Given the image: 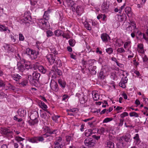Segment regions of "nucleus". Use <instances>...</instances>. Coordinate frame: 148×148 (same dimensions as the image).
I'll return each instance as SVG.
<instances>
[{"label": "nucleus", "mask_w": 148, "mask_h": 148, "mask_svg": "<svg viewBox=\"0 0 148 148\" xmlns=\"http://www.w3.org/2000/svg\"><path fill=\"white\" fill-rule=\"evenodd\" d=\"M0 132L2 134L6 135L10 138L13 137V132L10 129L6 128H0Z\"/></svg>", "instance_id": "1"}, {"label": "nucleus", "mask_w": 148, "mask_h": 148, "mask_svg": "<svg viewBox=\"0 0 148 148\" xmlns=\"http://www.w3.org/2000/svg\"><path fill=\"white\" fill-rule=\"evenodd\" d=\"M37 23L40 28L44 30L47 29L48 26L47 21H45L43 19L41 18L39 19Z\"/></svg>", "instance_id": "2"}, {"label": "nucleus", "mask_w": 148, "mask_h": 148, "mask_svg": "<svg viewBox=\"0 0 148 148\" xmlns=\"http://www.w3.org/2000/svg\"><path fill=\"white\" fill-rule=\"evenodd\" d=\"M31 17L29 13L26 12L22 16L21 21L24 23H29V22L31 21Z\"/></svg>", "instance_id": "3"}, {"label": "nucleus", "mask_w": 148, "mask_h": 148, "mask_svg": "<svg viewBox=\"0 0 148 148\" xmlns=\"http://www.w3.org/2000/svg\"><path fill=\"white\" fill-rule=\"evenodd\" d=\"M44 140L42 136L34 137L28 139V140L32 143H38V142H43Z\"/></svg>", "instance_id": "4"}, {"label": "nucleus", "mask_w": 148, "mask_h": 148, "mask_svg": "<svg viewBox=\"0 0 148 148\" xmlns=\"http://www.w3.org/2000/svg\"><path fill=\"white\" fill-rule=\"evenodd\" d=\"M95 140L90 138H87L84 141V143L86 146L89 147H92L95 144Z\"/></svg>", "instance_id": "5"}, {"label": "nucleus", "mask_w": 148, "mask_h": 148, "mask_svg": "<svg viewBox=\"0 0 148 148\" xmlns=\"http://www.w3.org/2000/svg\"><path fill=\"white\" fill-rule=\"evenodd\" d=\"M50 87L51 89L55 92L58 90V87L57 83L54 80H51L50 83Z\"/></svg>", "instance_id": "6"}, {"label": "nucleus", "mask_w": 148, "mask_h": 148, "mask_svg": "<svg viewBox=\"0 0 148 148\" xmlns=\"http://www.w3.org/2000/svg\"><path fill=\"white\" fill-rule=\"evenodd\" d=\"M76 97L78 99L79 101H86L87 98L86 96L84 95L83 93L81 92L80 93H77L76 94Z\"/></svg>", "instance_id": "7"}, {"label": "nucleus", "mask_w": 148, "mask_h": 148, "mask_svg": "<svg viewBox=\"0 0 148 148\" xmlns=\"http://www.w3.org/2000/svg\"><path fill=\"white\" fill-rule=\"evenodd\" d=\"M56 56L52 54H50L47 55L46 57L49 62L52 64L54 63L55 61Z\"/></svg>", "instance_id": "8"}, {"label": "nucleus", "mask_w": 148, "mask_h": 148, "mask_svg": "<svg viewBox=\"0 0 148 148\" xmlns=\"http://www.w3.org/2000/svg\"><path fill=\"white\" fill-rule=\"evenodd\" d=\"M109 7V5L107 3V2L104 1L102 4L101 6V9L103 12H107L108 11Z\"/></svg>", "instance_id": "9"}, {"label": "nucleus", "mask_w": 148, "mask_h": 148, "mask_svg": "<svg viewBox=\"0 0 148 148\" xmlns=\"http://www.w3.org/2000/svg\"><path fill=\"white\" fill-rule=\"evenodd\" d=\"M128 78L126 77H123L119 83V86L123 88H125V84L127 83Z\"/></svg>", "instance_id": "10"}, {"label": "nucleus", "mask_w": 148, "mask_h": 148, "mask_svg": "<svg viewBox=\"0 0 148 148\" xmlns=\"http://www.w3.org/2000/svg\"><path fill=\"white\" fill-rule=\"evenodd\" d=\"M137 50L139 54L141 55L145 53L143 45L142 44H138L137 45Z\"/></svg>", "instance_id": "11"}, {"label": "nucleus", "mask_w": 148, "mask_h": 148, "mask_svg": "<svg viewBox=\"0 0 148 148\" xmlns=\"http://www.w3.org/2000/svg\"><path fill=\"white\" fill-rule=\"evenodd\" d=\"M101 38L103 42H106L110 40V37L107 34L103 33L101 35Z\"/></svg>", "instance_id": "12"}, {"label": "nucleus", "mask_w": 148, "mask_h": 148, "mask_svg": "<svg viewBox=\"0 0 148 148\" xmlns=\"http://www.w3.org/2000/svg\"><path fill=\"white\" fill-rule=\"evenodd\" d=\"M74 10L76 11V12L78 15L80 16L84 12V9L83 7L81 6H78L76 8V9L74 8Z\"/></svg>", "instance_id": "13"}, {"label": "nucleus", "mask_w": 148, "mask_h": 148, "mask_svg": "<svg viewBox=\"0 0 148 148\" xmlns=\"http://www.w3.org/2000/svg\"><path fill=\"white\" fill-rule=\"evenodd\" d=\"M123 26H125L126 31L128 32L129 33L131 32L133 29V28L131 26L130 23L129 22H126Z\"/></svg>", "instance_id": "14"}, {"label": "nucleus", "mask_w": 148, "mask_h": 148, "mask_svg": "<svg viewBox=\"0 0 148 148\" xmlns=\"http://www.w3.org/2000/svg\"><path fill=\"white\" fill-rule=\"evenodd\" d=\"M47 129V134H49L51 136L52 134H54V136H56V133L58 132L57 130H53L50 129L49 127H46Z\"/></svg>", "instance_id": "15"}, {"label": "nucleus", "mask_w": 148, "mask_h": 148, "mask_svg": "<svg viewBox=\"0 0 148 148\" xmlns=\"http://www.w3.org/2000/svg\"><path fill=\"white\" fill-rule=\"evenodd\" d=\"M125 12L129 17H131L132 16L133 14L130 7H126L125 9Z\"/></svg>", "instance_id": "16"}, {"label": "nucleus", "mask_w": 148, "mask_h": 148, "mask_svg": "<svg viewBox=\"0 0 148 148\" xmlns=\"http://www.w3.org/2000/svg\"><path fill=\"white\" fill-rule=\"evenodd\" d=\"M5 50L8 52H12L14 51L13 49L12 48V46L10 45L7 44H5L3 45Z\"/></svg>", "instance_id": "17"}, {"label": "nucleus", "mask_w": 148, "mask_h": 148, "mask_svg": "<svg viewBox=\"0 0 148 148\" xmlns=\"http://www.w3.org/2000/svg\"><path fill=\"white\" fill-rule=\"evenodd\" d=\"M122 138L123 140L127 142H130L131 141V135L129 133L126 134L125 136H122Z\"/></svg>", "instance_id": "18"}, {"label": "nucleus", "mask_w": 148, "mask_h": 148, "mask_svg": "<svg viewBox=\"0 0 148 148\" xmlns=\"http://www.w3.org/2000/svg\"><path fill=\"white\" fill-rule=\"evenodd\" d=\"M38 105L40 108L45 110L47 113H49V111H48L47 109H46L47 108V106L44 102H39Z\"/></svg>", "instance_id": "19"}, {"label": "nucleus", "mask_w": 148, "mask_h": 148, "mask_svg": "<svg viewBox=\"0 0 148 148\" xmlns=\"http://www.w3.org/2000/svg\"><path fill=\"white\" fill-rule=\"evenodd\" d=\"M117 20L119 22H122L124 20L126 21L127 17L125 14H122V15H117Z\"/></svg>", "instance_id": "20"}, {"label": "nucleus", "mask_w": 148, "mask_h": 148, "mask_svg": "<svg viewBox=\"0 0 148 148\" xmlns=\"http://www.w3.org/2000/svg\"><path fill=\"white\" fill-rule=\"evenodd\" d=\"M24 66L25 69H29L31 68L32 67V66L31 65L30 62L29 61H25V60H24Z\"/></svg>", "instance_id": "21"}, {"label": "nucleus", "mask_w": 148, "mask_h": 148, "mask_svg": "<svg viewBox=\"0 0 148 148\" xmlns=\"http://www.w3.org/2000/svg\"><path fill=\"white\" fill-rule=\"evenodd\" d=\"M92 95L94 101H97L99 99V95L97 92L96 91H92Z\"/></svg>", "instance_id": "22"}, {"label": "nucleus", "mask_w": 148, "mask_h": 148, "mask_svg": "<svg viewBox=\"0 0 148 148\" xmlns=\"http://www.w3.org/2000/svg\"><path fill=\"white\" fill-rule=\"evenodd\" d=\"M18 114L21 117H24L26 114V112L25 110H23L21 109H19L17 112Z\"/></svg>", "instance_id": "23"}, {"label": "nucleus", "mask_w": 148, "mask_h": 148, "mask_svg": "<svg viewBox=\"0 0 148 148\" xmlns=\"http://www.w3.org/2000/svg\"><path fill=\"white\" fill-rule=\"evenodd\" d=\"M133 138L134 139V142L135 143L136 145H138L140 143V140L139 137V134H136Z\"/></svg>", "instance_id": "24"}, {"label": "nucleus", "mask_w": 148, "mask_h": 148, "mask_svg": "<svg viewBox=\"0 0 148 148\" xmlns=\"http://www.w3.org/2000/svg\"><path fill=\"white\" fill-rule=\"evenodd\" d=\"M131 42L130 41H128L125 42L123 45V47L124 49H127V50L129 51V50L131 48Z\"/></svg>", "instance_id": "25"}, {"label": "nucleus", "mask_w": 148, "mask_h": 148, "mask_svg": "<svg viewBox=\"0 0 148 148\" xmlns=\"http://www.w3.org/2000/svg\"><path fill=\"white\" fill-rule=\"evenodd\" d=\"M17 67L18 69L21 71H23L25 69L23 64L21 62H18Z\"/></svg>", "instance_id": "26"}, {"label": "nucleus", "mask_w": 148, "mask_h": 148, "mask_svg": "<svg viewBox=\"0 0 148 148\" xmlns=\"http://www.w3.org/2000/svg\"><path fill=\"white\" fill-rule=\"evenodd\" d=\"M38 54V52L34 50H33L32 54L30 55L31 58L32 59H35L37 58Z\"/></svg>", "instance_id": "27"}, {"label": "nucleus", "mask_w": 148, "mask_h": 148, "mask_svg": "<svg viewBox=\"0 0 148 148\" xmlns=\"http://www.w3.org/2000/svg\"><path fill=\"white\" fill-rule=\"evenodd\" d=\"M40 76V74L38 73L34 72L33 73V79L36 80H38Z\"/></svg>", "instance_id": "28"}, {"label": "nucleus", "mask_w": 148, "mask_h": 148, "mask_svg": "<svg viewBox=\"0 0 148 148\" xmlns=\"http://www.w3.org/2000/svg\"><path fill=\"white\" fill-rule=\"evenodd\" d=\"M50 13L49 10L46 11L45 12L44 15H43V18L46 21H47L49 19V14Z\"/></svg>", "instance_id": "29"}, {"label": "nucleus", "mask_w": 148, "mask_h": 148, "mask_svg": "<svg viewBox=\"0 0 148 148\" xmlns=\"http://www.w3.org/2000/svg\"><path fill=\"white\" fill-rule=\"evenodd\" d=\"M11 77L13 79L16 81H18L21 77V76L18 74H12L11 75Z\"/></svg>", "instance_id": "30"}, {"label": "nucleus", "mask_w": 148, "mask_h": 148, "mask_svg": "<svg viewBox=\"0 0 148 148\" xmlns=\"http://www.w3.org/2000/svg\"><path fill=\"white\" fill-rule=\"evenodd\" d=\"M92 129H87L84 132V134L87 137L90 136L92 134Z\"/></svg>", "instance_id": "31"}, {"label": "nucleus", "mask_w": 148, "mask_h": 148, "mask_svg": "<svg viewBox=\"0 0 148 148\" xmlns=\"http://www.w3.org/2000/svg\"><path fill=\"white\" fill-rule=\"evenodd\" d=\"M63 33L62 31L60 29H57L54 32L55 35L57 36H62Z\"/></svg>", "instance_id": "32"}, {"label": "nucleus", "mask_w": 148, "mask_h": 148, "mask_svg": "<svg viewBox=\"0 0 148 148\" xmlns=\"http://www.w3.org/2000/svg\"><path fill=\"white\" fill-rule=\"evenodd\" d=\"M114 143L110 141L107 142L106 146V148H114Z\"/></svg>", "instance_id": "33"}, {"label": "nucleus", "mask_w": 148, "mask_h": 148, "mask_svg": "<svg viewBox=\"0 0 148 148\" xmlns=\"http://www.w3.org/2000/svg\"><path fill=\"white\" fill-rule=\"evenodd\" d=\"M57 72L56 70L55 71L51 70L49 73V74L52 77L55 78L56 77Z\"/></svg>", "instance_id": "34"}, {"label": "nucleus", "mask_w": 148, "mask_h": 148, "mask_svg": "<svg viewBox=\"0 0 148 148\" xmlns=\"http://www.w3.org/2000/svg\"><path fill=\"white\" fill-rule=\"evenodd\" d=\"M8 30L10 32V30L8 29V28L5 26L0 24V31L1 32L6 31Z\"/></svg>", "instance_id": "35"}, {"label": "nucleus", "mask_w": 148, "mask_h": 148, "mask_svg": "<svg viewBox=\"0 0 148 148\" xmlns=\"http://www.w3.org/2000/svg\"><path fill=\"white\" fill-rule=\"evenodd\" d=\"M38 69L40 72L43 74L45 73L46 72V70L42 66H38Z\"/></svg>", "instance_id": "36"}, {"label": "nucleus", "mask_w": 148, "mask_h": 148, "mask_svg": "<svg viewBox=\"0 0 148 148\" xmlns=\"http://www.w3.org/2000/svg\"><path fill=\"white\" fill-rule=\"evenodd\" d=\"M84 27L88 30H90L91 28L90 25L86 21H85L84 23Z\"/></svg>", "instance_id": "37"}, {"label": "nucleus", "mask_w": 148, "mask_h": 148, "mask_svg": "<svg viewBox=\"0 0 148 148\" xmlns=\"http://www.w3.org/2000/svg\"><path fill=\"white\" fill-rule=\"evenodd\" d=\"M51 51V53L55 55L58 54V52L56 51V49L53 47H51L50 48Z\"/></svg>", "instance_id": "38"}, {"label": "nucleus", "mask_w": 148, "mask_h": 148, "mask_svg": "<svg viewBox=\"0 0 148 148\" xmlns=\"http://www.w3.org/2000/svg\"><path fill=\"white\" fill-rule=\"evenodd\" d=\"M29 123L30 125H34L35 124L37 123L38 121L37 119L31 120L29 121Z\"/></svg>", "instance_id": "39"}, {"label": "nucleus", "mask_w": 148, "mask_h": 148, "mask_svg": "<svg viewBox=\"0 0 148 148\" xmlns=\"http://www.w3.org/2000/svg\"><path fill=\"white\" fill-rule=\"evenodd\" d=\"M90 71L92 75H95L96 74L97 72L95 71L96 69V66H93L92 69L90 68Z\"/></svg>", "instance_id": "40"}, {"label": "nucleus", "mask_w": 148, "mask_h": 148, "mask_svg": "<svg viewBox=\"0 0 148 148\" xmlns=\"http://www.w3.org/2000/svg\"><path fill=\"white\" fill-rule=\"evenodd\" d=\"M131 26L133 28L134 30V32H136L137 29L136 27V25L134 22L131 21L130 23Z\"/></svg>", "instance_id": "41"}, {"label": "nucleus", "mask_w": 148, "mask_h": 148, "mask_svg": "<svg viewBox=\"0 0 148 148\" xmlns=\"http://www.w3.org/2000/svg\"><path fill=\"white\" fill-rule=\"evenodd\" d=\"M118 53H122L125 52V50L123 47L118 48L116 50Z\"/></svg>", "instance_id": "42"}, {"label": "nucleus", "mask_w": 148, "mask_h": 148, "mask_svg": "<svg viewBox=\"0 0 148 148\" xmlns=\"http://www.w3.org/2000/svg\"><path fill=\"white\" fill-rule=\"evenodd\" d=\"M69 97H70L68 95L66 94L62 96V101H68Z\"/></svg>", "instance_id": "43"}, {"label": "nucleus", "mask_w": 148, "mask_h": 148, "mask_svg": "<svg viewBox=\"0 0 148 148\" xmlns=\"http://www.w3.org/2000/svg\"><path fill=\"white\" fill-rule=\"evenodd\" d=\"M123 44L122 41L120 40H117L116 42V46L119 47H121Z\"/></svg>", "instance_id": "44"}, {"label": "nucleus", "mask_w": 148, "mask_h": 148, "mask_svg": "<svg viewBox=\"0 0 148 148\" xmlns=\"http://www.w3.org/2000/svg\"><path fill=\"white\" fill-rule=\"evenodd\" d=\"M38 115V113L37 112H35V113H32L30 116V118L31 120H35L37 119V117L35 116L34 117V116H37Z\"/></svg>", "instance_id": "45"}, {"label": "nucleus", "mask_w": 148, "mask_h": 148, "mask_svg": "<svg viewBox=\"0 0 148 148\" xmlns=\"http://www.w3.org/2000/svg\"><path fill=\"white\" fill-rule=\"evenodd\" d=\"M59 84L63 88H65V83L63 82L61 79H59L58 80Z\"/></svg>", "instance_id": "46"}, {"label": "nucleus", "mask_w": 148, "mask_h": 148, "mask_svg": "<svg viewBox=\"0 0 148 148\" xmlns=\"http://www.w3.org/2000/svg\"><path fill=\"white\" fill-rule=\"evenodd\" d=\"M129 115L131 117L134 116L136 117H138L139 116L138 114L137 113L134 112H130L129 114Z\"/></svg>", "instance_id": "47"}, {"label": "nucleus", "mask_w": 148, "mask_h": 148, "mask_svg": "<svg viewBox=\"0 0 148 148\" xmlns=\"http://www.w3.org/2000/svg\"><path fill=\"white\" fill-rule=\"evenodd\" d=\"M54 148H61L63 147L62 144H59L57 142H54Z\"/></svg>", "instance_id": "48"}, {"label": "nucleus", "mask_w": 148, "mask_h": 148, "mask_svg": "<svg viewBox=\"0 0 148 148\" xmlns=\"http://www.w3.org/2000/svg\"><path fill=\"white\" fill-rule=\"evenodd\" d=\"M106 51L109 54H111L113 52V49L111 47L108 48L106 49Z\"/></svg>", "instance_id": "49"}, {"label": "nucleus", "mask_w": 148, "mask_h": 148, "mask_svg": "<svg viewBox=\"0 0 148 148\" xmlns=\"http://www.w3.org/2000/svg\"><path fill=\"white\" fill-rule=\"evenodd\" d=\"M127 51L128 52V54L129 55L128 56V58H129L133 57L134 56V54L132 52L130 51V49L129 50V51L127 50Z\"/></svg>", "instance_id": "50"}, {"label": "nucleus", "mask_w": 148, "mask_h": 148, "mask_svg": "<svg viewBox=\"0 0 148 148\" xmlns=\"http://www.w3.org/2000/svg\"><path fill=\"white\" fill-rule=\"evenodd\" d=\"M125 5L124 4L123 6H121V7L120 8L119 10L118 8H115L114 10L115 12H118L119 10V13H120L123 9L124 8Z\"/></svg>", "instance_id": "51"}, {"label": "nucleus", "mask_w": 148, "mask_h": 148, "mask_svg": "<svg viewBox=\"0 0 148 148\" xmlns=\"http://www.w3.org/2000/svg\"><path fill=\"white\" fill-rule=\"evenodd\" d=\"M148 110V108L147 107H144V109L143 110H142V112L144 114L146 115L147 116H148V114L147 113Z\"/></svg>", "instance_id": "52"}, {"label": "nucleus", "mask_w": 148, "mask_h": 148, "mask_svg": "<svg viewBox=\"0 0 148 148\" xmlns=\"http://www.w3.org/2000/svg\"><path fill=\"white\" fill-rule=\"evenodd\" d=\"M69 45L72 47H73L75 45V40H74L70 39L69 41Z\"/></svg>", "instance_id": "53"}, {"label": "nucleus", "mask_w": 148, "mask_h": 148, "mask_svg": "<svg viewBox=\"0 0 148 148\" xmlns=\"http://www.w3.org/2000/svg\"><path fill=\"white\" fill-rule=\"evenodd\" d=\"M110 77L111 79L114 80H115L117 78V76L115 72H113L111 73Z\"/></svg>", "instance_id": "54"}, {"label": "nucleus", "mask_w": 148, "mask_h": 148, "mask_svg": "<svg viewBox=\"0 0 148 148\" xmlns=\"http://www.w3.org/2000/svg\"><path fill=\"white\" fill-rule=\"evenodd\" d=\"M62 138L61 137L59 136L56 138V141L55 142H57L59 144H62Z\"/></svg>", "instance_id": "55"}, {"label": "nucleus", "mask_w": 148, "mask_h": 148, "mask_svg": "<svg viewBox=\"0 0 148 148\" xmlns=\"http://www.w3.org/2000/svg\"><path fill=\"white\" fill-rule=\"evenodd\" d=\"M143 36L144 38L147 41H148V29H147L146 34H143Z\"/></svg>", "instance_id": "56"}, {"label": "nucleus", "mask_w": 148, "mask_h": 148, "mask_svg": "<svg viewBox=\"0 0 148 148\" xmlns=\"http://www.w3.org/2000/svg\"><path fill=\"white\" fill-rule=\"evenodd\" d=\"M30 2L31 5L33 8H36V5H37V4L36 1L32 0Z\"/></svg>", "instance_id": "57"}, {"label": "nucleus", "mask_w": 148, "mask_h": 148, "mask_svg": "<svg viewBox=\"0 0 148 148\" xmlns=\"http://www.w3.org/2000/svg\"><path fill=\"white\" fill-rule=\"evenodd\" d=\"M33 50L30 49L29 48H27L26 50V53L27 55L30 56L32 54V52Z\"/></svg>", "instance_id": "58"}, {"label": "nucleus", "mask_w": 148, "mask_h": 148, "mask_svg": "<svg viewBox=\"0 0 148 148\" xmlns=\"http://www.w3.org/2000/svg\"><path fill=\"white\" fill-rule=\"evenodd\" d=\"M113 120V118H107L105 119L103 121V123H107L108 122L110 121H112Z\"/></svg>", "instance_id": "59"}, {"label": "nucleus", "mask_w": 148, "mask_h": 148, "mask_svg": "<svg viewBox=\"0 0 148 148\" xmlns=\"http://www.w3.org/2000/svg\"><path fill=\"white\" fill-rule=\"evenodd\" d=\"M62 35L63 38H65L67 39L70 38V36L68 34L63 33Z\"/></svg>", "instance_id": "60"}, {"label": "nucleus", "mask_w": 148, "mask_h": 148, "mask_svg": "<svg viewBox=\"0 0 148 148\" xmlns=\"http://www.w3.org/2000/svg\"><path fill=\"white\" fill-rule=\"evenodd\" d=\"M143 62H145L146 64H148V58L146 56H145L143 57Z\"/></svg>", "instance_id": "61"}, {"label": "nucleus", "mask_w": 148, "mask_h": 148, "mask_svg": "<svg viewBox=\"0 0 148 148\" xmlns=\"http://www.w3.org/2000/svg\"><path fill=\"white\" fill-rule=\"evenodd\" d=\"M128 115V113L126 112H124L120 115V117L121 118L123 119V118Z\"/></svg>", "instance_id": "62"}, {"label": "nucleus", "mask_w": 148, "mask_h": 148, "mask_svg": "<svg viewBox=\"0 0 148 148\" xmlns=\"http://www.w3.org/2000/svg\"><path fill=\"white\" fill-rule=\"evenodd\" d=\"M24 139V138H23L20 136H16L15 137V140L18 142L22 141Z\"/></svg>", "instance_id": "63"}, {"label": "nucleus", "mask_w": 148, "mask_h": 148, "mask_svg": "<svg viewBox=\"0 0 148 148\" xmlns=\"http://www.w3.org/2000/svg\"><path fill=\"white\" fill-rule=\"evenodd\" d=\"M19 39L20 41H23L24 39L23 35L21 33H19Z\"/></svg>", "instance_id": "64"}]
</instances>
